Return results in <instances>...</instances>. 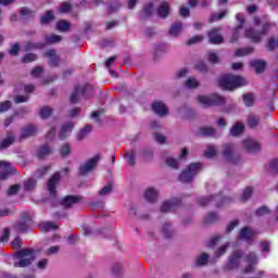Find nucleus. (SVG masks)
I'll list each match as a JSON object with an SVG mask.
<instances>
[{
  "mask_svg": "<svg viewBox=\"0 0 278 278\" xmlns=\"http://www.w3.org/2000/svg\"><path fill=\"white\" fill-rule=\"evenodd\" d=\"M219 86L224 90H233L235 88H240V86H247V79L242 76L227 74L219 78Z\"/></svg>",
  "mask_w": 278,
  "mask_h": 278,
  "instance_id": "obj_1",
  "label": "nucleus"
},
{
  "mask_svg": "<svg viewBox=\"0 0 278 278\" xmlns=\"http://www.w3.org/2000/svg\"><path fill=\"white\" fill-rule=\"evenodd\" d=\"M15 257L18 262L14 263V268H27L36 260V254L31 249H22L15 252Z\"/></svg>",
  "mask_w": 278,
  "mask_h": 278,
  "instance_id": "obj_2",
  "label": "nucleus"
},
{
  "mask_svg": "<svg viewBox=\"0 0 278 278\" xmlns=\"http://www.w3.org/2000/svg\"><path fill=\"white\" fill-rule=\"evenodd\" d=\"M271 28L273 24L267 22L263 24L262 30H257L255 28H248L245 30V36L247 38H250L252 42L258 43L262 42V38H264V36H268V31H270Z\"/></svg>",
  "mask_w": 278,
  "mask_h": 278,
  "instance_id": "obj_3",
  "label": "nucleus"
},
{
  "mask_svg": "<svg viewBox=\"0 0 278 278\" xmlns=\"http://www.w3.org/2000/svg\"><path fill=\"white\" fill-rule=\"evenodd\" d=\"M203 170V164L191 163L186 169H184L179 176V180L182 184H190L194 179L195 175H199Z\"/></svg>",
  "mask_w": 278,
  "mask_h": 278,
  "instance_id": "obj_4",
  "label": "nucleus"
},
{
  "mask_svg": "<svg viewBox=\"0 0 278 278\" xmlns=\"http://www.w3.org/2000/svg\"><path fill=\"white\" fill-rule=\"evenodd\" d=\"M222 155L226 162L230 164H240V154L236 153V144L225 143L222 146Z\"/></svg>",
  "mask_w": 278,
  "mask_h": 278,
  "instance_id": "obj_5",
  "label": "nucleus"
},
{
  "mask_svg": "<svg viewBox=\"0 0 278 278\" xmlns=\"http://www.w3.org/2000/svg\"><path fill=\"white\" fill-rule=\"evenodd\" d=\"M198 102L202 108H212L214 105H225V98L219 94H212V96H199Z\"/></svg>",
  "mask_w": 278,
  "mask_h": 278,
  "instance_id": "obj_6",
  "label": "nucleus"
},
{
  "mask_svg": "<svg viewBox=\"0 0 278 278\" xmlns=\"http://www.w3.org/2000/svg\"><path fill=\"white\" fill-rule=\"evenodd\" d=\"M243 253L241 250H235L228 257V264L224 267V270H238L240 268V262Z\"/></svg>",
  "mask_w": 278,
  "mask_h": 278,
  "instance_id": "obj_7",
  "label": "nucleus"
},
{
  "mask_svg": "<svg viewBox=\"0 0 278 278\" xmlns=\"http://www.w3.org/2000/svg\"><path fill=\"white\" fill-rule=\"evenodd\" d=\"M100 161H101V154H97L92 159H89L88 162L80 165L79 175L86 176L91 170H94V167L99 164Z\"/></svg>",
  "mask_w": 278,
  "mask_h": 278,
  "instance_id": "obj_8",
  "label": "nucleus"
},
{
  "mask_svg": "<svg viewBox=\"0 0 278 278\" xmlns=\"http://www.w3.org/2000/svg\"><path fill=\"white\" fill-rule=\"evenodd\" d=\"M60 179H62V175L60 172L54 173L47 182V190L53 199L58 195V185L60 184Z\"/></svg>",
  "mask_w": 278,
  "mask_h": 278,
  "instance_id": "obj_9",
  "label": "nucleus"
},
{
  "mask_svg": "<svg viewBox=\"0 0 278 278\" xmlns=\"http://www.w3.org/2000/svg\"><path fill=\"white\" fill-rule=\"evenodd\" d=\"M90 92H92V85H86L84 87L76 86L71 94V103H77L80 97H84V94H90Z\"/></svg>",
  "mask_w": 278,
  "mask_h": 278,
  "instance_id": "obj_10",
  "label": "nucleus"
},
{
  "mask_svg": "<svg viewBox=\"0 0 278 278\" xmlns=\"http://www.w3.org/2000/svg\"><path fill=\"white\" fill-rule=\"evenodd\" d=\"M212 201L215 202L216 207H223V205H225V201H227V198H223V195H215L210 198L204 197V198L198 199V203L202 207H205V205H210Z\"/></svg>",
  "mask_w": 278,
  "mask_h": 278,
  "instance_id": "obj_11",
  "label": "nucleus"
},
{
  "mask_svg": "<svg viewBox=\"0 0 278 278\" xmlns=\"http://www.w3.org/2000/svg\"><path fill=\"white\" fill-rule=\"evenodd\" d=\"M81 197L79 195H66L59 201V205L64 207V210H71L73 205H77V203H81Z\"/></svg>",
  "mask_w": 278,
  "mask_h": 278,
  "instance_id": "obj_12",
  "label": "nucleus"
},
{
  "mask_svg": "<svg viewBox=\"0 0 278 278\" xmlns=\"http://www.w3.org/2000/svg\"><path fill=\"white\" fill-rule=\"evenodd\" d=\"M0 180H5L10 175H14L16 170L12 167V163L8 161H0Z\"/></svg>",
  "mask_w": 278,
  "mask_h": 278,
  "instance_id": "obj_13",
  "label": "nucleus"
},
{
  "mask_svg": "<svg viewBox=\"0 0 278 278\" xmlns=\"http://www.w3.org/2000/svg\"><path fill=\"white\" fill-rule=\"evenodd\" d=\"M245 262H248L249 265L243 269V273L245 275L249 273H253L257 264V254L255 252L248 253L245 255Z\"/></svg>",
  "mask_w": 278,
  "mask_h": 278,
  "instance_id": "obj_14",
  "label": "nucleus"
},
{
  "mask_svg": "<svg viewBox=\"0 0 278 278\" xmlns=\"http://www.w3.org/2000/svg\"><path fill=\"white\" fill-rule=\"evenodd\" d=\"M208 42L211 45H223L224 38L223 35H220V28H213L208 31Z\"/></svg>",
  "mask_w": 278,
  "mask_h": 278,
  "instance_id": "obj_15",
  "label": "nucleus"
},
{
  "mask_svg": "<svg viewBox=\"0 0 278 278\" xmlns=\"http://www.w3.org/2000/svg\"><path fill=\"white\" fill-rule=\"evenodd\" d=\"M181 204V201L179 199H173L169 201H165L161 206V212L163 214H166V212H175L177 207Z\"/></svg>",
  "mask_w": 278,
  "mask_h": 278,
  "instance_id": "obj_16",
  "label": "nucleus"
},
{
  "mask_svg": "<svg viewBox=\"0 0 278 278\" xmlns=\"http://www.w3.org/2000/svg\"><path fill=\"white\" fill-rule=\"evenodd\" d=\"M47 47L45 42H34V41H26L23 46V51L25 53H29V51H42Z\"/></svg>",
  "mask_w": 278,
  "mask_h": 278,
  "instance_id": "obj_17",
  "label": "nucleus"
},
{
  "mask_svg": "<svg viewBox=\"0 0 278 278\" xmlns=\"http://www.w3.org/2000/svg\"><path fill=\"white\" fill-rule=\"evenodd\" d=\"M242 146L249 153H255L261 149L260 143L253 139H244Z\"/></svg>",
  "mask_w": 278,
  "mask_h": 278,
  "instance_id": "obj_18",
  "label": "nucleus"
},
{
  "mask_svg": "<svg viewBox=\"0 0 278 278\" xmlns=\"http://www.w3.org/2000/svg\"><path fill=\"white\" fill-rule=\"evenodd\" d=\"M250 66H252V68H254L256 75H262V73H264V71H266V66H268V64L266 63V61L262 60V59H256L251 61Z\"/></svg>",
  "mask_w": 278,
  "mask_h": 278,
  "instance_id": "obj_19",
  "label": "nucleus"
},
{
  "mask_svg": "<svg viewBox=\"0 0 278 278\" xmlns=\"http://www.w3.org/2000/svg\"><path fill=\"white\" fill-rule=\"evenodd\" d=\"M152 110L157 116H168V106H166L163 102H154L152 103Z\"/></svg>",
  "mask_w": 278,
  "mask_h": 278,
  "instance_id": "obj_20",
  "label": "nucleus"
},
{
  "mask_svg": "<svg viewBox=\"0 0 278 278\" xmlns=\"http://www.w3.org/2000/svg\"><path fill=\"white\" fill-rule=\"evenodd\" d=\"M255 237V230L243 227L239 232V240H245V242H249V240H253Z\"/></svg>",
  "mask_w": 278,
  "mask_h": 278,
  "instance_id": "obj_21",
  "label": "nucleus"
},
{
  "mask_svg": "<svg viewBox=\"0 0 278 278\" xmlns=\"http://www.w3.org/2000/svg\"><path fill=\"white\" fill-rule=\"evenodd\" d=\"M237 21L240 23L233 30L232 33V37L230 38V42H236V40H238V38H240V29H242L243 25H244V17L241 14H237L236 15Z\"/></svg>",
  "mask_w": 278,
  "mask_h": 278,
  "instance_id": "obj_22",
  "label": "nucleus"
},
{
  "mask_svg": "<svg viewBox=\"0 0 278 278\" xmlns=\"http://www.w3.org/2000/svg\"><path fill=\"white\" fill-rule=\"evenodd\" d=\"M45 56L49 58L50 66L56 67L60 66V56H58L55 50L51 49L45 52Z\"/></svg>",
  "mask_w": 278,
  "mask_h": 278,
  "instance_id": "obj_23",
  "label": "nucleus"
},
{
  "mask_svg": "<svg viewBox=\"0 0 278 278\" xmlns=\"http://www.w3.org/2000/svg\"><path fill=\"white\" fill-rule=\"evenodd\" d=\"M15 140L16 138L14 137V132L7 131V138L0 141V151H3V149L12 147V143L15 142Z\"/></svg>",
  "mask_w": 278,
  "mask_h": 278,
  "instance_id": "obj_24",
  "label": "nucleus"
},
{
  "mask_svg": "<svg viewBox=\"0 0 278 278\" xmlns=\"http://www.w3.org/2000/svg\"><path fill=\"white\" fill-rule=\"evenodd\" d=\"M51 153H53V150L51 149V147L49 144H43L38 148L37 157H38V160H45V159L49 157V155H51Z\"/></svg>",
  "mask_w": 278,
  "mask_h": 278,
  "instance_id": "obj_25",
  "label": "nucleus"
},
{
  "mask_svg": "<svg viewBox=\"0 0 278 278\" xmlns=\"http://www.w3.org/2000/svg\"><path fill=\"white\" fill-rule=\"evenodd\" d=\"M36 126L28 125L22 129V135L20 136V140H25L26 138H31V136H36L37 134Z\"/></svg>",
  "mask_w": 278,
  "mask_h": 278,
  "instance_id": "obj_26",
  "label": "nucleus"
},
{
  "mask_svg": "<svg viewBox=\"0 0 278 278\" xmlns=\"http://www.w3.org/2000/svg\"><path fill=\"white\" fill-rule=\"evenodd\" d=\"M73 127H74V125L71 122L64 124L59 134L60 140H66V138H68V136H71V131H73Z\"/></svg>",
  "mask_w": 278,
  "mask_h": 278,
  "instance_id": "obj_27",
  "label": "nucleus"
},
{
  "mask_svg": "<svg viewBox=\"0 0 278 278\" xmlns=\"http://www.w3.org/2000/svg\"><path fill=\"white\" fill-rule=\"evenodd\" d=\"M157 14L161 18H168L170 14V3L162 2L157 9Z\"/></svg>",
  "mask_w": 278,
  "mask_h": 278,
  "instance_id": "obj_28",
  "label": "nucleus"
},
{
  "mask_svg": "<svg viewBox=\"0 0 278 278\" xmlns=\"http://www.w3.org/2000/svg\"><path fill=\"white\" fill-rule=\"evenodd\" d=\"M159 194L160 193L157 192V190L155 188H148L146 190L144 197L149 203H155V201H157Z\"/></svg>",
  "mask_w": 278,
  "mask_h": 278,
  "instance_id": "obj_29",
  "label": "nucleus"
},
{
  "mask_svg": "<svg viewBox=\"0 0 278 278\" xmlns=\"http://www.w3.org/2000/svg\"><path fill=\"white\" fill-rule=\"evenodd\" d=\"M55 229H60V226H58L53 222H43V223L39 224L40 231L47 232V231H53Z\"/></svg>",
  "mask_w": 278,
  "mask_h": 278,
  "instance_id": "obj_30",
  "label": "nucleus"
},
{
  "mask_svg": "<svg viewBox=\"0 0 278 278\" xmlns=\"http://www.w3.org/2000/svg\"><path fill=\"white\" fill-rule=\"evenodd\" d=\"M153 14V3L150 2L146 7H143V10L140 13V18L142 21H146V18H149Z\"/></svg>",
  "mask_w": 278,
  "mask_h": 278,
  "instance_id": "obj_31",
  "label": "nucleus"
},
{
  "mask_svg": "<svg viewBox=\"0 0 278 278\" xmlns=\"http://www.w3.org/2000/svg\"><path fill=\"white\" fill-rule=\"evenodd\" d=\"M53 21H55V15L53 14V11H47L46 14L40 17L41 25H49V23Z\"/></svg>",
  "mask_w": 278,
  "mask_h": 278,
  "instance_id": "obj_32",
  "label": "nucleus"
},
{
  "mask_svg": "<svg viewBox=\"0 0 278 278\" xmlns=\"http://www.w3.org/2000/svg\"><path fill=\"white\" fill-rule=\"evenodd\" d=\"M182 27L184 25L181 24V22H175L169 28V35L176 38V36H179V34H181Z\"/></svg>",
  "mask_w": 278,
  "mask_h": 278,
  "instance_id": "obj_33",
  "label": "nucleus"
},
{
  "mask_svg": "<svg viewBox=\"0 0 278 278\" xmlns=\"http://www.w3.org/2000/svg\"><path fill=\"white\" fill-rule=\"evenodd\" d=\"M201 136H204V138H212L216 136V129L214 127L205 126L200 128Z\"/></svg>",
  "mask_w": 278,
  "mask_h": 278,
  "instance_id": "obj_34",
  "label": "nucleus"
},
{
  "mask_svg": "<svg viewBox=\"0 0 278 278\" xmlns=\"http://www.w3.org/2000/svg\"><path fill=\"white\" fill-rule=\"evenodd\" d=\"M46 42H43L47 47V45H55L58 42H62V36L59 35H46L45 37Z\"/></svg>",
  "mask_w": 278,
  "mask_h": 278,
  "instance_id": "obj_35",
  "label": "nucleus"
},
{
  "mask_svg": "<svg viewBox=\"0 0 278 278\" xmlns=\"http://www.w3.org/2000/svg\"><path fill=\"white\" fill-rule=\"evenodd\" d=\"M243 103L247 108H253L255 105V94L253 93H245L242 96Z\"/></svg>",
  "mask_w": 278,
  "mask_h": 278,
  "instance_id": "obj_36",
  "label": "nucleus"
},
{
  "mask_svg": "<svg viewBox=\"0 0 278 278\" xmlns=\"http://www.w3.org/2000/svg\"><path fill=\"white\" fill-rule=\"evenodd\" d=\"M14 227L20 233H27V231L29 230V223L20 220L14 225Z\"/></svg>",
  "mask_w": 278,
  "mask_h": 278,
  "instance_id": "obj_37",
  "label": "nucleus"
},
{
  "mask_svg": "<svg viewBox=\"0 0 278 278\" xmlns=\"http://www.w3.org/2000/svg\"><path fill=\"white\" fill-rule=\"evenodd\" d=\"M124 157L128 160L129 166H136V150L126 151Z\"/></svg>",
  "mask_w": 278,
  "mask_h": 278,
  "instance_id": "obj_38",
  "label": "nucleus"
},
{
  "mask_svg": "<svg viewBox=\"0 0 278 278\" xmlns=\"http://www.w3.org/2000/svg\"><path fill=\"white\" fill-rule=\"evenodd\" d=\"M244 131V125L242 123H237L230 128V136H240Z\"/></svg>",
  "mask_w": 278,
  "mask_h": 278,
  "instance_id": "obj_39",
  "label": "nucleus"
},
{
  "mask_svg": "<svg viewBox=\"0 0 278 278\" xmlns=\"http://www.w3.org/2000/svg\"><path fill=\"white\" fill-rule=\"evenodd\" d=\"M260 125V115H249L248 116V126L253 129Z\"/></svg>",
  "mask_w": 278,
  "mask_h": 278,
  "instance_id": "obj_40",
  "label": "nucleus"
},
{
  "mask_svg": "<svg viewBox=\"0 0 278 278\" xmlns=\"http://www.w3.org/2000/svg\"><path fill=\"white\" fill-rule=\"evenodd\" d=\"M56 29L59 31H68V29H71V22L65 21V20H60L56 23Z\"/></svg>",
  "mask_w": 278,
  "mask_h": 278,
  "instance_id": "obj_41",
  "label": "nucleus"
},
{
  "mask_svg": "<svg viewBox=\"0 0 278 278\" xmlns=\"http://www.w3.org/2000/svg\"><path fill=\"white\" fill-rule=\"evenodd\" d=\"M53 114V109L51 106H42L39 111L40 118H49Z\"/></svg>",
  "mask_w": 278,
  "mask_h": 278,
  "instance_id": "obj_42",
  "label": "nucleus"
},
{
  "mask_svg": "<svg viewBox=\"0 0 278 278\" xmlns=\"http://www.w3.org/2000/svg\"><path fill=\"white\" fill-rule=\"evenodd\" d=\"M92 131V126L86 125L77 135V140H84Z\"/></svg>",
  "mask_w": 278,
  "mask_h": 278,
  "instance_id": "obj_43",
  "label": "nucleus"
},
{
  "mask_svg": "<svg viewBox=\"0 0 278 278\" xmlns=\"http://www.w3.org/2000/svg\"><path fill=\"white\" fill-rule=\"evenodd\" d=\"M227 10H224L219 13H213L210 17V23H214L216 21H222V18L226 17L227 16Z\"/></svg>",
  "mask_w": 278,
  "mask_h": 278,
  "instance_id": "obj_44",
  "label": "nucleus"
},
{
  "mask_svg": "<svg viewBox=\"0 0 278 278\" xmlns=\"http://www.w3.org/2000/svg\"><path fill=\"white\" fill-rule=\"evenodd\" d=\"M36 60H38V54H36V53H26L22 58L23 64H29L31 62H36Z\"/></svg>",
  "mask_w": 278,
  "mask_h": 278,
  "instance_id": "obj_45",
  "label": "nucleus"
},
{
  "mask_svg": "<svg viewBox=\"0 0 278 278\" xmlns=\"http://www.w3.org/2000/svg\"><path fill=\"white\" fill-rule=\"evenodd\" d=\"M205 37L203 35H197L187 40V46L192 47V45H199V42H203Z\"/></svg>",
  "mask_w": 278,
  "mask_h": 278,
  "instance_id": "obj_46",
  "label": "nucleus"
},
{
  "mask_svg": "<svg viewBox=\"0 0 278 278\" xmlns=\"http://www.w3.org/2000/svg\"><path fill=\"white\" fill-rule=\"evenodd\" d=\"M36 189V180L34 178H28L25 182H24V190L31 192V190Z\"/></svg>",
  "mask_w": 278,
  "mask_h": 278,
  "instance_id": "obj_47",
  "label": "nucleus"
},
{
  "mask_svg": "<svg viewBox=\"0 0 278 278\" xmlns=\"http://www.w3.org/2000/svg\"><path fill=\"white\" fill-rule=\"evenodd\" d=\"M163 236L165 238H173V236H175V230L170 228V224H165L163 226Z\"/></svg>",
  "mask_w": 278,
  "mask_h": 278,
  "instance_id": "obj_48",
  "label": "nucleus"
},
{
  "mask_svg": "<svg viewBox=\"0 0 278 278\" xmlns=\"http://www.w3.org/2000/svg\"><path fill=\"white\" fill-rule=\"evenodd\" d=\"M112 190H114V186L112 185V182H109L99 191V195L106 197V194H111Z\"/></svg>",
  "mask_w": 278,
  "mask_h": 278,
  "instance_id": "obj_49",
  "label": "nucleus"
},
{
  "mask_svg": "<svg viewBox=\"0 0 278 278\" xmlns=\"http://www.w3.org/2000/svg\"><path fill=\"white\" fill-rule=\"evenodd\" d=\"M112 273H113L114 277H121V275H123V264L115 263L112 266Z\"/></svg>",
  "mask_w": 278,
  "mask_h": 278,
  "instance_id": "obj_50",
  "label": "nucleus"
},
{
  "mask_svg": "<svg viewBox=\"0 0 278 278\" xmlns=\"http://www.w3.org/2000/svg\"><path fill=\"white\" fill-rule=\"evenodd\" d=\"M185 86L186 88L193 89V88H199L201 84L199 83V80H197V78H189L186 80Z\"/></svg>",
  "mask_w": 278,
  "mask_h": 278,
  "instance_id": "obj_51",
  "label": "nucleus"
},
{
  "mask_svg": "<svg viewBox=\"0 0 278 278\" xmlns=\"http://www.w3.org/2000/svg\"><path fill=\"white\" fill-rule=\"evenodd\" d=\"M165 164L167 166H169V168H174L175 170H177V168H179V161H177V159L167 157L165 160Z\"/></svg>",
  "mask_w": 278,
  "mask_h": 278,
  "instance_id": "obj_52",
  "label": "nucleus"
},
{
  "mask_svg": "<svg viewBox=\"0 0 278 278\" xmlns=\"http://www.w3.org/2000/svg\"><path fill=\"white\" fill-rule=\"evenodd\" d=\"M208 260H210V255H207L206 253H203L198 256L197 264H198V266H205V264H207Z\"/></svg>",
  "mask_w": 278,
  "mask_h": 278,
  "instance_id": "obj_53",
  "label": "nucleus"
},
{
  "mask_svg": "<svg viewBox=\"0 0 278 278\" xmlns=\"http://www.w3.org/2000/svg\"><path fill=\"white\" fill-rule=\"evenodd\" d=\"M254 49L253 48H243V49H239L236 51V55L237 58H242L244 55H249L251 53H253Z\"/></svg>",
  "mask_w": 278,
  "mask_h": 278,
  "instance_id": "obj_54",
  "label": "nucleus"
},
{
  "mask_svg": "<svg viewBox=\"0 0 278 278\" xmlns=\"http://www.w3.org/2000/svg\"><path fill=\"white\" fill-rule=\"evenodd\" d=\"M251 194H253V188L251 187L245 188L241 195L242 203H245V201H249V199H251Z\"/></svg>",
  "mask_w": 278,
  "mask_h": 278,
  "instance_id": "obj_55",
  "label": "nucleus"
},
{
  "mask_svg": "<svg viewBox=\"0 0 278 278\" xmlns=\"http://www.w3.org/2000/svg\"><path fill=\"white\" fill-rule=\"evenodd\" d=\"M118 10H121V2L118 0H111L109 12H118Z\"/></svg>",
  "mask_w": 278,
  "mask_h": 278,
  "instance_id": "obj_56",
  "label": "nucleus"
},
{
  "mask_svg": "<svg viewBox=\"0 0 278 278\" xmlns=\"http://www.w3.org/2000/svg\"><path fill=\"white\" fill-rule=\"evenodd\" d=\"M20 14L21 16H23V18H31V16H34V11H31V9L29 8H22L20 10Z\"/></svg>",
  "mask_w": 278,
  "mask_h": 278,
  "instance_id": "obj_57",
  "label": "nucleus"
},
{
  "mask_svg": "<svg viewBox=\"0 0 278 278\" xmlns=\"http://www.w3.org/2000/svg\"><path fill=\"white\" fill-rule=\"evenodd\" d=\"M60 154L62 157H68L71 155V144L65 143L60 148Z\"/></svg>",
  "mask_w": 278,
  "mask_h": 278,
  "instance_id": "obj_58",
  "label": "nucleus"
},
{
  "mask_svg": "<svg viewBox=\"0 0 278 278\" xmlns=\"http://www.w3.org/2000/svg\"><path fill=\"white\" fill-rule=\"evenodd\" d=\"M9 110H12V102L10 100L0 102V114H3V112H9Z\"/></svg>",
  "mask_w": 278,
  "mask_h": 278,
  "instance_id": "obj_59",
  "label": "nucleus"
},
{
  "mask_svg": "<svg viewBox=\"0 0 278 278\" xmlns=\"http://www.w3.org/2000/svg\"><path fill=\"white\" fill-rule=\"evenodd\" d=\"M269 170L273 175H278V159L269 162Z\"/></svg>",
  "mask_w": 278,
  "mask_h": 278,
  "instance_id": "obj_60",
  "label": "nucleus"
},
{
  "mask_svg": "<svg viewBox=\"0 0 278 278\" xmlns=\"http://www.w3.org/2000/svg\"><path fill=\"white\" fill-rule=\"evenodd\" d=\"M216 147L215 146H207V150L204 152L205 157H214L216 155Z\"/></svg>",
  "mask_w": 278,
  "mask_h": 278,
  "instance_id": "obj_61",
  "label": "nucleus"
},
{
  "mask_svg": "<svg viewBox=\"0 0 278 278\" xmlns=\"http://www.w3.org/2000/svg\"><path fill=\"white\" fill-rule=\"evenodd\" d=\"M218 220V215L214 212H211L204 218V223H216Z\"/></svg>",
  "mask_w": 278,
  "mask_h": 278,
  "instance_id": "obj_62",
  "label": "nucleus"
},
{
  "mask_svg": "<svg viewBox=\"0 0 278 278\" xmlns=\"http://www.w3.org/2000/svg\"><path fill=\"white\" fill-rule=\"evenodd\" d=\"M51 170V165H46L36 172V177H42L43 175H47Z\"/></svg>",
  "mask_w": 278,
  "mask_h": 278,
  "instance_id": "obj_63",
  "label": "nucleus"
},
{
  "mask_svg": "<svg viewBox=\"0 0 278 278\" xmlns=\"http://www.w3.org/2000/svg\"><path fill=\"white\" fill-rule=\"evenodd\" d=\"M71 10H73V7L71 5V3L68 2L61 3L60 12L62 14H66L67 12H71Z\"/></svg>",
  "mask_w": 278,
  "mask_h": 278,
  "instance_id": "obj_64",
  "label": "nucleus"
}]
</instances>
